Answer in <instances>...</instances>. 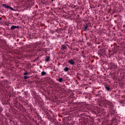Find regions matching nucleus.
<instances>
[{"label": "nucleus", "instance_id": "obj_1", "mask_svg": "<svg viewBox=\"0 0 125 125\" xmlns=\"http://www.w3.org/2000/svg\"><path fill=\"white\" fill-rule=\"evenodd\" d=\"M68 62L70 65H74V64H75V61L72 59L68 61Z\"/></svg>", "mask_w": 125, "mask_h": 125}, {"label": "nucleus", "instance_id": "obj_2", "mask_svg": "<svg viewBox=\"0 0 125 125\" xmlns=\"http://www.w3.org/2000/svg\"><path fill=\"white\" fill-rule=\"evenodd\" d=\"M18 28H19V26L13 25L11 27V30H14V29H18Z\"/></svg>", "mask_w": 125, "mask_h": 125}, {"label": "nucleus", "instance_id": "obj_3", "mask_svg": "<svg viewBox=\"0 0 125 125\" xmlns=\"http://www.w3.org/2000/svg\"><path fill=\"white\" fill-rule=\"evenodd\" d=\"M2 6H4V7L5 8H7L8 9H9V6H8V5L5 4H3Z\"/></svg>", "mask_w": 125, "mask_h": 125}, {"label": "nucleus", "instance_id": "obj_4", "mask_svg": "<svg viewBox=\"0 0 125 125\" xmlns=\"http://www.w3.org/2000/svg\"><path fill=\"white\" fill-rule=\"evenodd\" d=\"M46 74V72H45L44 71H42L41 72L42 76H45Z\"/></svg>", "mask_w": 125, "mask_h": 125}, {"label": "nucleus", "instance_id": "obj_5", "mask_svg": "<svg viewBox=\"0 0 125 125\" xmlns=\"http://www.w3.org/2000/svg\"><path fill=\"white\" fill-rule=\"evenodd\" d=\"M63 71H64V72H68V71H69V68L68 67H65Z\"/></svg>", "mask_w": 125, "mask_h": 125}, {"label": "nucleus", "instance_id": "obj_6", "mask_svg": "<svg viewBox=\"0 0 125 125\" xmlns=\"http://www.w3.org/2000/svg\"><path fill=\"white\" fill-rule=\"evenodd\" d=\"M58 82H59L60 83H62V82H63V79L62 78H59L58 80Z\"/></svg>", "mask_w": 125, "mask_h": 125}, {"label": "nucleus", "instance_id": "obj_7", "mask_svg": "<svg viewBox=\"0 0 125 125\" xmlns=\"http://www.w3.org/2000/svg\"><path fill=\"white\" fill-rule=\"evenodd\" d=\"M88 27V26L87 25H85V26L84 27V30H85V31L86 30Z\"/></svg>", "mask_w": 125, "mask_h": 125}, {"label": "nucleus", "instance_id": "obj_8", "mask_svg": "<svg viewBox=\"0 0 125 125\" xmlns=\"http://www.w3.org/2000/svg\"><path fill=\"white\" fill-rule=\"evenodd\" d=\"M66 48V46L65 45H62V50H64V49H65Z\"/></svg>", "mask_w": 125, "mask_h": 125}, {"label": "nucleus", "instance_id": "obj_9", "mask_svg": "<svg viewBox=\"0 0 125 125\" xmlns=\"http://www.w3.org/2000/svg\"><path fill=\"white\" fill-rule=\"evenodd\" d=\"M49 60V57H46V59H45L46 62H48Z\"/></svg>", "mask_w": 125, "mask_h": 125}, {"label": "nucleus", "instance_id": "obj_10", "mask_svg": "<svg viewBox=\"0 0 125 125\" xmlns=\"http://www.w3.org/2000/svg\"><path fill=\"white\" fill-rule=\"evenodd\" d=\"M105 88L107 90H109L110 88L108 86H105Z\"/></svg>", "mask_w": 125, "mask_h": 125}, {"label": "nucleus", "instance_id": "obj_11", "mask_svg": "<svg viewBox=\"0 0 125 125\" xmlns=\"http://www.w3.org/2000/svg\"><path fill=\"white\" fill-rule=\"evenodd\" d=\"M29 76H24V78L25 79V80H26V79H29Z\"/></svg>", "mask_w": 125, "mask_h": 125}, {"label": "nucleus", "instance_id": "obj_12", "mask_svg": "<svg viewBox=\"0 0 125 125\" xmlns=\"http://www.w3.org/2000/svg\"><path fill=\"white\" fill-rule=\"evenodd\" d=\"M106 103L108 105H111V102L109 101L106 102Z\"/></svg>", "mask_w": 125, "mask_h": 125}, {"label": "nucleus", "instance_id": "obj_13", "mask_svg": "<svg viewBox=\"0 0 125 125\" xmlns=\"http://www.w3.org/2000/svg\"><path fill=\"white\" fill-rule=\"evenodd\" d=\"M9 9H10L11 10H14V9H13V8L10 6H9Z\"/></svg>", "mask_w": 125, "mask_h": 125}, {"label": "nucleus", "instance_id": "obj_14", "mask_svg": "<svg viewBox=\"0 0 125 125\" xmlns=\"http://www.w3.org/2000/svg\"><path fill=\"white\" fill-rule=\"evenodd\" d=\"M23 75L24 76H26V75H28V72H24V73L23 74Z\"/></svg>", "mask_w": 125, "mask_h": 125}, {"label": "nucleus", "instance_id": "obj_15", "mask_svg": "<svg viewBox=\"0 0 125 125\" xmlns=\"http://www.w3.org/2000/svg\"><path fill=\"white\" fill-rule=\"evenodd\" d=\"M1 20V19L0 18V21Z\"/></svg>", "mask_w": 125, "mask_h": 125}]
</instances>
